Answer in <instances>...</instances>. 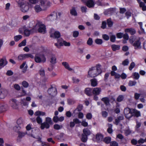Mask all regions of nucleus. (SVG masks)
<instances>
[{
	"mask_svg": "<svg viewBox=\"0 0 146 146\" xmlns=\"http://www.w3.org/2000/svg\"><path fill=\"white\" fill-rule=\"evenodd\" d=\"M38 26L39 28L38 31L39 32L44 34L46 32V28L45 26L43 24H37L36 25V27Z\"/></svg>",
	"mask_w": 146,
	"mask_h": 146,
	"instance_id": "423d86ee",
	"label": "nucleus"
},
{
	"mask_svg": "<svg viewBox=\"0 0 146 146\" xmlns=\"http://www.w3.org/2000/svg\"><path fill=\"white\" fill-rule=\"evenodd\" d=\"M110 146H118V144L115 141H113L110 142Z\"/></svg>",
	"mask_w": 146,
	"mask_h": 146,
	"instance_id": "e2e57ef3",
	"label": "nucleus"
},
{
	"mask_svg": "<svg viewBox=\"0 0 146 146\" xmlns=\"http://www.w3.org/2000/svg\"><path fill=\"white\" fill-rule=\"evenodd\" d=\"M135 66V64L134 62H133L130 64V65L129 67V69L130 70H131L132 69L134 68Z\"/></svg>",
	"mask_w": 146,
	"mask_h": 146,
	"instance_id": "680f3d73",
	"label": "nucleus"
},
{
	"mask_svg": "<svg viewBox=\"0 0 146 146\" xmlns=\"http://www.w3.org/2000/svg\"><path fill=\"white\" fill-rule=\"evenodd\" d=\"M124 113L127 118L129 119L132 117V110L129 108H126L124 109Z\"/></svg>",
	"mask_w": 146,
	"mask_h": 146,
	"instance_id": "39448f33",
	"label": "nucleus"
},
{
	"mask_svg": "<svg viewBox=\"0 0 146 146\" xmlns=\"http://www.w3.org/2000/svg\"><path fill=\"white\" fill-rule=\"evenodd\" d=\"M115 11V9L113 8H110L108 9V10L106 11L104 13L105 15H112L113 13H114Z\"/></svg>",
	"mask_w": 146,
	"mask_h": 146,
	"instance_id": "dca6fc26",
	"label": "nucleus"
},
{
	"mask_svg": "<svg viewBox=\"0 0 146 146\" xmlns=\"http://www.w3.org/2000/svg\"><path fill=\"white\" fill-rule=\"evenodd\" d=\"M45 122L50 125H52L53 124V122L52 120L51 119L48 117L46 118Z\"/></svg>",
	"mask_w": 146,
	"mask_h": 146,
	"instance_id": "c9c22d12",
	"label": "nucleus"
},
{
	"mask_svg": "<svg viewBox=\"0 0 146 146\" xmlns=\"http://www.w3.org/2000/svg\"><path fill=\"white\" fill-rule=\"evenodd\" d=\"M102 38L104 40H108L110 38L109 36L106 34L103 35Z\"/></svg>",
	"mask_w": 146,
	"mask_h": 146,
	"instance_id": "bf43d9fd",
	"label": "nucleus"
},
{
	"mask_svg": "<svg viewBox=\"0 0 146 146\" xmlns=\"http://www.w3.org/2000/svg\"><path fill=\"white\" fill-rule=\"evenodd\" d=\"M111 138L110 137H106L103 139V141L106 144L109 143L110 142Z\"/></svg>",
	"mask_w": 146,
	"mask_h": 146,
	"instance_id": "58836bf2",
	"label": "nucleus"
},
{
	"mask_svg": "<svg viewBox=\"0 0 146 146\" xmlns=\"http://www.w3.org/2000/svg\"><path fill=\"white\" fill-rule=\"evenodd\" d=\"M93 42L92 39L91 38H89L87 41V44L88 45L91 46L92 45Z\"/></svg>",
	"mask_w": 146,
	"mask_h": 146,
	"instance_id": "13d9d810",
	"label": "nucleus"
},
{
	"mask_svg": "<svg viewBox=\"0 0 146 146\" xmlns=\"http://www.w3.org/2000/svg\"><path fill=\"white\" fill-rule=\"evenodd\" d=\"M16 2L18 3L19 7L22 5H25L26 3V1L25 0H18Z\"/></svg>",
	"mask_w": 146,
	"mask_h": 146,
	"instance_id": "473e14b6",
	"label": "nucleus"
},
{
	"mask_svg": "<svg viewBox=\"0 0 146 146\" xmlns=\"http://www.w3.org/2000/svg\"><path fill=\"white\" fill-rule=\"evenodd\" d=\"M83 134L88 136L90 135L91 133L90 131L87 128H85L83 130Z\"/></svg>",
	"mask_w": 146,
	"mask_h": 146,
	"instance_id": "b1692460",
	"label": "nucleus"
},
{
	"mask_svg": "<svg viewBox=\"0 0 146 146\" xmlns=\"http://www.w3.org/2000/svg\"><path fill=\"white\" fill-rule=\"evenodd\" d=\"M85 92L87 95L90 96L92 95V90L90 88H87L85 89Z\"/></svg>",
	"mask_w": 146,
	"mask_h": 146,
	"instance_id": "6ab92c4d",
	"label": "nucleus"
},
{
	"mask_svg": "<svg viewBox=\"0 0 146 146\" xmlns=\"http://www.w3.org/2000/svg\"><path fill=\"white\" fill-rule=\"evenodd\" d=\"M79 34V32L77 31H74L73 33V36L75 38L77 37Z\"/></svg>",
	"mask_w": 146,
	"mask_h": 146,
	"instance_id": "4d7b16f0",
	"label": "nucleus"
},
{
	"mask_svg": "<svg viewBox=\"0 0 146 146\" xmlns=\"http://www.w3.org/2000/svg\"><path fill=\"white\" fill-rule=\"evenodd\" d=\"M35 10L36 12H38L41 11L42 9L40 7V6L39 5H36L34 7Z\"/></svg>",
	"mask_w": 146,
	"mask_h": 146,
	"instance_id": "e433bc0d",
	"label": "nucleus"
},
{
	"mask_svg": "<svg viewBox=\"0 0 146 146\" xmlns=\"http://www.w3.org/2000/svg\"><path fill=\"white\" fill-rule=\"evenodd\" d=\"M22 38V36L21 35H16L14 37V39L15 41L17 42L21 39Z\"/></svg>",
	"mask_w": 146,
	"mask_h": 146,
	"instance_id": "79ce46f5",
	"label": "nucleus"
},
{
	"mask_svg": "<svg viewBox=\"0 0 146 146\" xmlns=\"http://www.w3.org/2000/svg\"><path fill=\"white\" fill-rule=\"evenodd\" d=\"M62 64L64 66L65 68L69 71H72L73 69L70 67V66L68 63L66 62H63L62 63Z\"/></svg>",
	"mask_w": 146,
	"mask_h": 146,
	"instance_id": "5701e85b",
	"label": "nucleus"
},
{
	"mask_svg": "<svg viewBox=\"0 0 146 146\" xmlns=\"http://www.w3.org/2000/svg\"><path fill=\"white\" fill-rule=\"evenodd\" d=\"M17 125L22 127L23 126V120L21 118L19 119L17 121Z\"/></svg>",
	"mask_w": 146,
	"mask_h": 146,
	"instance_id": "72a5a7b5",
	"label": "nucleus"
},
{
	"mask_svg": "<svg viewBox=\"0 0 146 146\" xmlns=\"http://www.w3.org/2000/svg\"><path fill=\"white\" fill-rule=\"evenodd\" d=\"M106 26V23L105 21H104L102 22V26H101V28L104 29H105Z\"/></svg>",
	"mask_w": 146,
	"mask_h": 146,
	"instance_id": "69168bd1",
	"label": "nucleus"
},
{
	"mask_svg": "<svg viewBox=\"0 0 146 146\" xmlns=\"http://www.w3.org/2000/svg\"><path fill=\"white\" fill-rule=\"evenodd\" d=\"M46 1L45 0H41L40 1L41 6L43 7H45Z\"/></svg>",
	"mask_w": 146,
	"mask_h": 146,
	"instance_id": "8fccbe9b",
	"label": "nucleus"
},
{
	"mask_svg": "<svg viewBox=\"0 0 146 146\" xmlns=\"http://www.w3.org/2000/svg\"><path fill=\"white\" fill-rule=\"evenodd\" d=\"M48 92L49 94L52 96L55 95L57 93L56 88H55L52 87L48 89Z\"/></svg>",
	"mask_w": 146,
	"mask_h": 146,
	"instance_id": "9d476101",
	"label": "nucleus"
},
{
	"mask_svg": "<svg viewBox=\"0 0 146 146\" xmlns=\"http://www.w3.org/2000/svg\"><path fill=\"white\" fill-rule=\"evenodd\" d=\"M140 39L139 37L135 35H133L130 36L129 40L130 43L134 47V48L137 49L141 48Z\"/></svg>",
	"mask_w": 146,
	"mask_h": 146,
	"instance_id": "f03ea898",
	"label": "nucleus"
},
{
	"mask_svg": "<svg viewBox=\"0 0 146 146\" xmlns=\"http://www.w3.org/2000/svg\"><path fill=\"white\" fill-rule=\"evenodd\" d=\"M124 119V117L123 115L118 116L117 117V118L115 119V122L113 123L115 125H117L119 123L121 120H123Z\"/></svg>",
	"mask_w": 146,
	"mask_h": 146,
	"instance_id": "2eb2a0df",
	"label": "nucleus"
},
{
	"mask_svg": "<svg viewBox=\"0 0 146 146\" xmlns=\"http://www.w3.org/2000/svg\"><path fill=\"white\" fill-rule=\"evenodd\" d=\"M137 83L135 81L130 80L128 83V85L129 86H135Z\"/></svg>",
	"mask_w": 146,
	"mask_h": 146,
	"instance_id": "49530a36",
	"label": "nucleus"
},
{
	"mask_svg": "<svg viewBox=\"0 0 146 146\" xmlns=\"http://www.w3.org/2000/svg\"><path fill=\"white\" fill-rule=\"evenodd\" d=\"M46 113L45 112L40 111H36L34 113V115L36 116L40 115L44 116L45 115Z\"/></svg>",
	"mask_w": 146,
	"mask_h": 146,
	"instance_id": "bb28decb",
	"label": "nucleus"
},
{
	"mask_svg": "<svg viewBox=\"0 0 146 146\" xmlns=\"http://www.w3.org/2000/svg\"><path fill=\"white\" fill-rule=\"evenodd\" d=\"M37 29L35 27L33 28L32 29L29 30L27 29H25L24 31V33L26 36H28L31 33H33L36 31Z\"/></svg>",
	"mask_w": 146,
	"mask_h": 146,
	"instance_id": "1a4fd4ad",
	"label": "nucleus"
},
{
	"mask_svg": "<svg viewBox=\"0 0 146 146\" xmlns=\"http://www.w3.org/2000/svg\"><path fill=\"white\" fill-rule=\"evenodd\" d=\"M95 42L98 44L101 45L103 43V40L102 39L97 38L95 39Z\"/></svg>",
	"mask_w": 146,
	"mask_h": 146,
	"instance_id": "37998d69",
	"label": "nucleus"
},
{
	"mask_svg": "<svg viewBox=\"0 0 146 146\" xmlns=\"http://www.w3.org/2000/svg\"><path fill=\"white\" fill-rule=\"evenodd\" d=\"M26 40H24L22 41L18 45L19 47L22 46H25L26 45Z\"/></svg>",
	"mask_w": 146,
	"mask_h": 146,
	"instance_id": "09e8293b",
	"label": "nucleus"
},
{
	"mask_svg": "<svg viewBox=\"0 0 146 146\" xmlns=\"http://www.w3.org/2000/svg\"><path fill=\"white\" fill-rule=\"evenodd\" d=\"M111 47L113 51H115L116 50H119L120 49V46L119 45L113 44L111 45Z\"/></svg>",
	"mask_w": 146,
	"mask_h": 146,
	"instance_id": "c756f323",
	"label": "nucleus"
},
{
	"mask_svg": "<svg viewBox=\"0 0 146 146\" xmlns=\"http://www.w3.org/2000/svg\"><path fill=\"white\" fill-rule=\"evenodd\" d=\"M86 3L87 6L89 8L93 7L94 5V2L92 0H88Z\"/></svg>",
	"mask_w": 146,
	"mask_h": 146,
	"instance_id": "f3484780",
	"label": "nucleus"
},
{
	"mask_svg": "<svg viewBox=\"0 0 146 146\" xmlns=\"http://www.w3.org/2000/svg\"><path fill=\"white\" fill-rule=\"evenodd\" d=\"M7 61L6 59H1L0 60V69H1L2 67H4L7 64Z\"/></svg>",
	"mask_w": 146,
	"mask_h": 146,
	"instance_id": "412c9836",
	"label": "nucleus"
},
{
	"mask_svg": "<svg viewBox=\"0 0 146 146\" xmlns=\"http://www.w3.org/2000/svg\"><path fill=\"white\" fill-rule=\"evenodd\" d=\"M21 127V126L17 125L13 127V129L15 131L18 133L20 131L19 130Z\"/></svg>",
	"mask_w": 146,
	"mask_h": 146,
	"instance_id": "ea45409f",
	"label": "nucleus"
},
{
	"mask_svg": "<svg viewBox=\"0 0 146 146\" xmlns=\"http://www.w3.org/2000/svg\"><path fill=\"white\" fill-rule=\"evenodd\" d=\"M19 7L21 11L23 13L27 12L29 8L27 3H26L25 5H22Z\"/></svg>",
	"mask_w": 146,
	"mask_h": 146,
	"instance_id": "0eeeda50",
	"label": "nucleus"
},
{
	"mask_svg": "<svg viewBox=\"0 0 146 146\" xmlns=\"http://www.w3.org/2000/svg\"><path fill=\"white\" fill-rule=\"evenodd\" d=\"M18 135L17 138V140H18L19 139V141H20V139L24 137L25 135L27 134L26 132H23L20 131L18 132Z\"/></svg>",
	"mask_w": 146,
	"mask_h": 146,
	"instance_id": "aec40b11",
	"label": "nucleus"
},
{
	"mask_svg": "<svg viewBox=\"0 0 146 146\" xmlns=\"http://www.w3.org/2000/svg\"><path fill=\"white\" fill-rule=\"evenodd\" d=\"M110 40L111 42H114L115 40V35H112L110 38Z\"/></svg>",
	"mask_w": 146,
	"mask_h": 146,
	"instance_id": "0e129e2a",
	"label": "nucleus"
},
{
	"mask_svg": "<svg viewBox=\"0 0 146 146\" xmlns=\"http://www.w3.org/2000/svg\"><path fill=\"white\" fill-rule=\"evenodd\" d=\"M132 116H134L138 117L141 116L140 112L137 110L133 109L132 110Z\"/></svg>",
	"mask_w": 146,
	"mask_h": 146,
	"instance_id": "4468645a",
	"label": "nucleus"
},
{
	"mask_svg": "<svg viewBox=\"0 0 146 146\" xmlns=\"http://www.w3.org/2000/svg\"><path fill=\"white\" fill-rule=\"evenodd\" d=\"M102 114L103 117H106L108 116V113L107 111H102Z\"/></svg>",
	"mask_w": 146,
	"mask_h": 146,
	"instance_id": "774afa93",
	"label": "nucleus"
},
{
	"mask_svg": "<svg viewBox=\"0 0 146 146\" xmlns=\"http://www.w3.org/2000/svg\"><path fill=\"white\" fill-rule=\"evenodd\" d=\"M57 17L56 14L53 12L47 17V19L48 21H52L56 19Z\"/></svg>",
	"mask_w": 146,
	"mask_h": 146,
	"instance_id": "6e6552de",
	"label": "nucleus"
},
{
	"mask_svg": "<svg viewBox=\"0 0 146 146\" xmlns=\"http://www.w3.org/2000/svg\"><path fill=\"white\" fill-rule=\"evenodd\" d=\"M36 120L38 124H40L41 125L42 123V119L39 116H38L36 118Z\"/></svg>",
	"mask_w": 146,
	"mask_h": 146,
	"instance_id": "a18cd8bd",
	"label": "nucleus"
},
{
	"mask_svg": "<svg viewBox=\"0 0 146 146\" xmlns=\"http://www.w3.org/2000/svg\"><path fill=\"white\" fill-rule=\"evenodd\" d=\"M38 141L40 142L41 143V144L43 146H49V144L48 143L46 142H43L41 141V138L39 137L38 140Z\"/></svg>",
	"mask_w": 146,
	"mask_h": 146,
	"instance_id": "de8ad7c7",
	"label": "nucleus"
},
{
	"mask_svg": "<svg viewBox=\"0 0 146 146\" xmlns=\"http://www.w3.org/2000/svg\"><path fill=\"white\" fill-rule=\"evenodd\" d=\"M18 21L16 20H14L12 21L11 23V25L12 27H15L18 24Z\"/></svg>",
	"mask_w": 146,
	"mask_h": 146,
	"instance_id": "3c124183",
	"label": "nucleus"
},
{
	"mask_svg": "<svg viewBox=\"0 0 146 146\" xmlns=\"http://www.w3.org/2000/svg\"><path fill=\"white\" fill-rule=\"evenodd\" d=\"M133 78L135 80L138 79L140 76L139 73L136 72L133 73Z\"/></svg>",
	"mask_w": 146,
	"mask_h": 146,
	"instance_id": "c03bdc74",
	"label": "nucleus"
},
{
	"mask_svg": "<svg viewBox=\"0 0 146 146\" xmlns=\"http://www.w3.org/2000/svg\"><path fill=\"white\" fill-rule=\"evenodd\" d=\"M39 73L40 75L42 76H44L45 75L44 70V69L42 68L39 71Z\"/></svg>",
	"mask_w": 146,
	"mask_h": 146,
	"instance_id": "5fc2aeb1",
	"label": "nucleus"
},
{
	"mask_svg": "<svg viewBox=\"0 0 146 146\" xmlns=\"http://www.w3.org/2000/svg\"><path fill=\"white\" fill-rule=\"evenodd\" d=\"M123 96L119 95L117 98L116 100L118 102H121L123 100Z\"/></svg>",
	"mask_w": 146,
	"mask_h": 146,
	"instance_id": "603ef678",
	"label": "nucleus"
},
{
	"mask_svg": "<svg viewBox=\"0 0 146 146\" xmlns=\"http://www.w3.org/2000/svg\"><path fill=\"white\" fill-rule=\"evenodd\" d=\"M62 125H60L58 124H55L54 125V128L56 130H59L62 128Z\"/></svg>",
	"mask_w": 146,
	"mask_h": 146,
	"instance_id": "a19ab883",
	"label": "nucleus"
},
{
	"mask_svg": "<svg viewBox=\"0 0 146 146\" xmlns=\"http://www.w3.org/2000/svg\"><path fill=\"white\" fill-rule=\"evenodd\" d=\"M92 90V93L96 95L100 94L102 91L101 89L100 88L96 87L93 88Z\"/></svg>",
	"mask_w": 146,
	"mask_h": 146,
	"instance_id": "f8f14e48",
	"label": "nucleus"
},
{
	"mask_svg": "<svg viewBox=\"0 0 146 146\" xmlns=\"http://www.w3.org/2000/svg\"><path fill=\"white\" fill-rule=\"evenodd\" d=\"M7 109V106L3 104L0 105V112H2L6 111Z\"/></svg>",
	"mask_w": 146,
	"mask_h": 146,
	"instance_id": "cd10ccee",
	"label": "nucleus"
},
{
	"mask_svg": "<svg viewBox=\"0 0 146 146\" xmlns=\"http://www.w3.org/2000/svg\"><path fill=\"white\" fill-rule=\"evenodd\" d=\"M11 106L14 109H17L18 108V105L16 100L12 99L10 101Z\"/></svg>",
	"mask_w": 146,
	"mask_h": 146,
	"instance_id": "9b49d317",
	"label": "nucleus"
},
{
	"mask_svg": "<svg viewBox=\"0 0 146 146\" xmlns=\"http://www.w3.org/2000/svg\"><path fill=\"white\" fill-rule=\"evenodd\" d=\"M91 84L92 86L95 87L97 85V80L95 78L92 79L90 80Z\"/></svg>",
	"mask_w": 146,
	"mask_h": 146,
	"instance_id": "2f4dec72",
	"label": "nucleus"
},
{
	"mask_svg": "<svg viewBox=\"0 0 146 146\" xmlns=\"http://www.w3.org/2000/svg\"><path fill=\"white\" fill-rule=\"evenodd\" d=\"M50 127V125L46 123V122H44L41 123L40 127L41 129H43L45 128L48 129Z\"/></svg>",
	"mask_w": 146,
	"mask_h": 146,
	"instance_id": "a211bd4d",
	"label": "nucleus"
},
{
	"mask_svg": "<svg viewBox=\"0 0 146 146\" xmlns=\"http://www.w3.org/2000/svg\"><path fill=\"white\" fill-rule=\"evenodd\" d=\"M56 58L55 56L52 55L50 58V63L52 64H54L56 63Z\"/></svg>",
	"mask_w": 146,
	"mask_h": 146,
	"instance_id": "7c9ffc66",
	"label": "nucleus"
},
{
	"mask_svg": "<svg viewBox=\"0 0 146 146\" xmlns=\"http://www.w3.org/2000/svg\"><path fill=\"white\" fill-rule=\"evenodd\" d=\"M123 37L124 39L126 40H127L129 39V36L127 33L123 34Z\"/></svg>",
	"mask_w": 146,
	"mask_h": 146,
	"instance_id": "338daca9",
	"label": "nucleus"
},
{
	"mask_svg": "<svg viewBox=\"0 0 146 146\" xmlns=\"http://www.w3.org/2000/svg\"><path fill=\"white\" fill-rule=\"evenodd\" d=\"M87 9L86 7L82 6L81 7V11L83 13H86L87 12Z\"/></svg>",
	"mask_w": 146,
	"mask_h": 146,
	"instance_id": "052dcab7",
	"label": "nucleus"
},
{
	"mask_svg": "<svg viewBox=\"0 0 146 146\" xmlns=\"http://www.w3.org/2000/svg\"><path fill=\"white\" fill-rule=\"evenodd\" d=\"M113 23L111 18L108 19L107 20V24L108 27H112L113 25Z\"/></svg>",
	"mask_w": 146,
	"mask_h": 146,
	"instance_id": "4c0bfd02",
	"label": "nucleus"
},
{
	"mask_svg": "<svg viewBox=\"0 0 146 146\" xmlns=\"http://www.w3.org/2000/svg\"><path fill=\"white\" fill-rule=\"evenodd\" d=\"M101 100L104 102L106 106L108 105L109 104L110 100L108 98H103L101 99Z\"/></svg>",
	"mask_w": 146,
	"mask_h": 146,
	"instance_id": "393cba45",
	"label": "nucleus"
},
{
	"mask_svg": "<svg viewBox=\"0 0 146 146\" xmlns=\"http://www.w3.org/2000/svg\"><path fill=\"white\" fill-rule=\"evenodd\" d=\"M22 85L25 88H27L29 86V84L27 82L25 81H24L22 82Z\"/></svg>",
	"mask_w": 146,
	"mask_h": 146,
	"instance_id": "6e6d98bb",
	"label": "nucleus"
},
{
	"mask_svg": "<svg viewBox=\"0 0 146 146\" xmlns=\"http://www.w3.org/2000/svg\"><path fill=\"white\" fill-rule=\"evenodd\" d=\"M103 138V135L101 134H97L96 136V139L98 142L101 141Z\"/></svg>",
	"mask_w": 146,
	"mask_h": 146,
	"instance_id": "a878e982",
	"label": "nucleus"
},
{
	"mask_svg": "<svg viewBox=\"0 0 146 146\" xmlns=\"http://www.w3.org/2000/svg\"><path fill=\"white\" fill-rule=\"evenodd\" d=\"M125 31L126 33H130L131 35H133L136 33L135 30L132 28L126 29H125Z\"/></svg>",
	"mask_w": 146,
	"mask_h": 146,
	"instance_id": "ddd939ff",
	"label": "nucleus"
},
{
	"mask_svg": "<svg viewBox=\"0 0 146 146\" xmlns=\"http://www.w3.org/2000/svg\"><path fill=\"white\" fill-rule=\"evenodd\" d=\"M60 34L59 32L58 31H55L54 34H52L50 35L51 37H53L55 38H58L60 36Z\"/></svg>",
	"mask_w": 146,
	"mask_h": 146,
	"instance_id": "4be33fe9",
	"label": "nucleus"
},
{
	"mask_svg": "<svg viewBox=\"0 0 146 146\" xmlns=\"http://www.w3.org/2000/svg\"><path fill=\"white\" fill-rule=\"evenodd\" d=\"M101 66V65L98 64L96 65V66L90 68L88 72V77L94 78L100 74L102 72Z\"/></svg>",
	"mask_w": 146,
	"mask_h": 146,
	"instance_id": "f257e3e1",
	"label": "nucleus"
},
{
	"mask_svg": "<svg viewBox=\"0 0 146 146\" xmlns=\"http://www.w3.org/2000/svg\"><path fill=\"white\" fill-rule=\"evenodd\" d=\"M129 62L128 59H127L122 62V64L124 66H127L128 65Z\"/></svg>",
	"mask_w": 146,
	"mask_h": 146,
	"instance_id": "864d4df0",
	"label": "nucleus"
},
{
	"mask_svg": "<svg viewBox=\"0 0 146 146\" xmlns=\"http://www.w3.org/2000/svg\"><path fill=\"white\" fill-rule=\"evenodd\" d=\"M70 14L74 16H76L77 15V13L76 11L75 8L74 7H72L70 10Z\"/></svg>",
	"mask_w": 146,
	"mask_h": 146,
	"instance_id": "c85d7f7f",
	"label": "nucleus"
},
{
	"mask_svg": "<svg viewBox=\"0 0 146 146\" xmlns=\"http://www.w3.org/2000/svg\"><path fill=\"white\" fill-rule=\"evenodd\" d=\"M46 58L42 54H36L35 57V60L37 63L44 62L46 61Z\"/></svg>",
	"mask_w": 146,
	"mask_h": 146,
	"instance_id": "7ed1b4c3",
	"label": "nucleus"
},
{
	"mask_svg": "<svg viewBox=\"0 0 146 146\" xmlns=\"http://www.w3.org/2000/svg\"><path fill=\"white\" fill-rule=\"evenodd\" d=\"M88 139L87 136L82 134V137L81 138V141L83 142H86Z\"/></svg>",
	"mask_w": 146,
	"mask_h": 146,
	"instance_id": "f704fd0d",
	"label": "nucleus"
},
{
	"mask_svg": "<svg viewBox=\"0 0 146 146\" xmlns=\"http://www.w3.org/2000/svg\"><path fill=\"white\" fill-rule=\"evenodd\" d=\"M33 58L34 56L31 54H20L17 57V60L19 61L24 60L26 58Z\"/></svg>",
	"mask_w": 146,
	"mask_h": 146,
	"instance_id": "20e7f679",
	"label": "nucleus"
}]
</instances>
